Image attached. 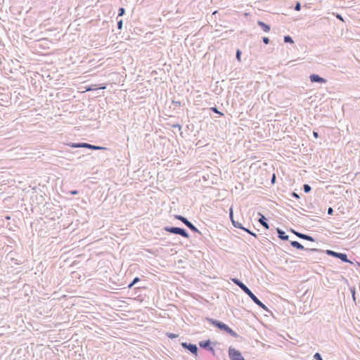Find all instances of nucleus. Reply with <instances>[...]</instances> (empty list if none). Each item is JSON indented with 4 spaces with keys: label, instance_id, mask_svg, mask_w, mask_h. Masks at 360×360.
Instances as JSON below:
<instances>
[{
    "label": "nucleus",
    "instance_id": "37998d69",
    "mask_svg": "<svg viewBox=\"0 0 360 360\" xmlns=\"http://www.w3.org/2000/svg\"><path fill=\"white\" fill-rule=\"evenodd\" d=\"M313 136L315 138V139H318L319 135V133L316 131H313Z\"/></svg>",
    "mask_w": 360,
    "mask_h": 360
},
{
    "label": "nucleus",
    "instance_id": "603ef678",
    "mask_svg": "<svg viewBox=\"0 0 360 360\" xmlns=\"http://www.w3.org/2000/svg\"><path fill=\"white\" fill-rule=\"evenodd\" d=\"M6 219H10V217L9 216L6 217Z\"/></svg>",
    "mask_w": 360,
    "mask_h": 360
},
{
    "label": "nucleus",
    "instance_id": "6e6552de",
    "mask_svg": "<svg viewBox=\"0 0 360 360\" xmlns=\"http://www.w3.org/2000/svg\"><path fill=\"white\" fill-rule=\"evenodd\" d=\"M84 115L82 112H75L69 111V124L77 125L79 124V122L82 120Z\"/></svg>",
    "mask_w": 360,
    "mask_h": 360
},
{
    "label": "nucleus",
    "instance_id": "e433bc0d",
    "mask_svg": "<svg viewBox=\"0 0 360 360\" xmlns=\"http://www.w3.org/2000/svg\"><path fill=\"white\" fill-rule=\"evenodd\" d=\"M290 195H291L292 198H296V199H299V198H300V195H299V194H297V193H295V192H292V193H290Z\"/></svg>",
    "mask_w": 360,
    "mask_h": 360
},
{
    "label": "nucleus",
    "instance_id": "0eeeda50",
    "mask_svg": "<svg viewBox=\"0 0 360 360\" xmlns=\"http://www.w3.org/2000/svg\"><path fill=\"white\" fill-rule=\"evenodd\" d=\"M86 202L84 200L80 198H69V206L70 205L72 207L69 208V215H74L75 213L77 212V211L73 207L75 205H77V207L81 206V205H84Z\"/></svg>",
    "mask_w": 360,
    "mask_h": 360
},
{
    "label": "nucleus",
    "instance_id": "dca6fc26",
    "mask_svg": "<svg viewBox=\"0 0 360 360\" xmlns=\"http://www.w3.org/2000/svg\"><path fill=\"white\" fill-rule=\"evenodd\" d=\"M276 232L278 233V237L282 240H288L289 236L285 233V232L280 228H276Z\"/></svg>",
    "mask_w": 360,
    "mask_h": 360
},
{
    "label": "nucleus",
    "instance_id": "aec40b11",
    "mask_svg": "<svg viewBox=\"0 0 360 360\" xmlns=\"http://www.w3.org/2000/svg\"><path fill=\"white\" fill-rule=\"evenodd\" d=\"M70 277L72 280V283H77V279H80L81 274L78 271H72L70 272Z\"/></svg>",
    "mask_w": 360,
    "mask_h": 360
},
{
    "label": "nucleus",
    "instance_id": "393cba45",
    "mask_svg": "<svg viewBox=\"0 0 360 360\" xmlns=\"http://www.w3.org/2000/svg\"><path fill=\"white\" fill-rule=\"evenodd\" d=\"M303 191L304 193H308L311 191V187L310 185L304 184L302 186Z\"/></svg>",
    "mask_w": 360,
    "mask_h": 360
},
{
    "label": "nucleus",
    "instance_id": "09e8293b",
    "mask_svg": "<svg viewBox=\"0 0 360 360\" xmlns=\"http://www.w3.org/2000/svg\"><path fill=\"white\" fill-rule=\"evenodd\" d=\"M337 17H338V18L342 20V18L340 14H338Z\"/></svg>",
    "mask_w": 360,
    "mask_h": 360
},
{
    "label": "nucleus",
    "instance_id": "4468645a",
    "mask_svg": "<svg viewBox=\"0 0 360 360\" xmlns=\"http://www.w3.org/2000/svg\"><path fill=\"white\" fill-rule=\"evenodd\" d=\"M309 79L312 83L326 84L327 80L317 74H311Z\"/></svg>",
    "mask_w": 360,
    "mask_h": 360
},
{
    "label": "nucleus",
    "instance_id": "1a4fd4ad",
    "mask_svg": "<svg viewBox=\"0 0 360 360\" xmlns=\"http://www.w3.org/2000/svg\"><path fill=\"white\" fill-rule=\"evenodd\" d=\"M228 352L230 360H245L241 352L232 347H229Z\"/></svg>",
    "mask_w": 360,
    "mask_h": 360
},
{
    "label": "nucleus",
    "instance_id": "c756f323",
    "mask_svg": "<svg viewBox=\"0 0 360 360\" xmlns=\"http://www.w3.org/2000/svg\"><path fill=\"white\" fill-rule=\"evenodd\" d=\"M117 29L118 30H122V27H123V20L122 19H117Z\"/></svg>",
    "mask_w": 360,
    "mask_h": 360
},
{
    "label": "nucleus",
    "instance_id": "4be33fe9",
    "mask_svg": "<svg viewBox=\"0 0 360 360\" xmlns=\"http://www.w3.org/2000/svg\"><path fill=\"white\" fill-rule=\"evenodd\" d=\"M339 252H335L333 250H326V254L328 256H331V257H333L335 258H337L338 257V255Z\"/></svg>",
    "mask_w": 360,
    "mask_h": 360
},
{
    "label": "nucleus",
    "instance_id": "f3484780",
    "mask_svg": "<svg viewBox=\"0 0 360 360\" xmlns=\"http://www.w3.org/2000/svg\"><path fill=\"white\" fill-rule=\"evenodd\" d=\"M257 25L260 27V28L264 32H269L271 30V27L269 25L265 23L263 21L258 20Z\"/></svg>",
    "mask_w": 360,
    "mask_h": 360
},
{
    "label": "nucleus",
    "instance_id": "2f4dec72",
    "mask_svg": "<svg viewBox=\"0 0 360 360\" xmlns=\"http://www.w3.org/2000/svg\"><path fill=\"white\" fill-rule=\"evenodd\" d=\"M166 335H167V337H168L169 338H171V339L176 338L179 336V335L175 334V333H167Z\"/></svg>",
    "mask_w": 360,
    "mask_h": 360
},
{
    "label": "nucleus",
    "instance_id": "de8ad7c7",
    "mask_svg": "<svg viewBox=\"0 0 360 360\" xmlns=\"http://www.w3.org/2000/svg\"><path fill=\"white\" fill-rule=\"evenodd\" d=\"M275 179H276V176L275 174L273 175L272 178H271V181L272 182H274L275 181Z\"/></svg>",
    "mask_w": 360,
    "mask_h": 360
},
{
    "label": "nucleus",
    "instance_id": "a878e982",
    "mask_svg": "<svg viewBox=\"0 0 360 360\" xmlns=\"http://www.w3.org/2000/svg\"><path fill=\"white\" fill-rule=\"evenodd\" d=\"M125 14V8L123 7H120L118 9V15L117 16V19H118L120 17L123 16Z\"/></svg>",
    "mask_w": 360,
    "mask_h": 360
},
{
    "label": "nucleus",
    "instance_id": "a19ab883",
    "mask_svg": "<svg viewBox=\"0 0 360 360\" xmlns=\"http://www.w3.org/2000/svg\"><path fill=\"white\" fill-rule=\"evenodd\" d=\"M79 193V191L77 190H72V191H69V193L71 194V195H77Z\"/></svg>",
    "mask_w": 360,
    "mask_h": 360
},
{
    "label": "nucleus",
    "instance_id": "49530a36",
    "mask_svg": "<svg viewBox=\"0 0 360 360\" xmlns=\"http://www.w3.org/2000/svg\"><path fill=\"white\" fill-rule=\"evenodd\" d=\"M70 154H73V153H72V152H71V151L69 150V155H70ZM68 160H69V161L73 160V158H70V157H69Z\"/></svg>",
    "mask_w": 360,
    "mask_h": 360
},
{
    "label": "nucleus",
    "instance_id": "cd10ccee",
    "mask_svg": "<svg viewBox=\"0 0 360 360\" xmlns=\"http://www.w3.org/2000/svg\"><path fill=\"white\" fill-rule=\"evenodd\" d=\"M210 110H211L212 112H215V113L218 114V115H219V117H221V116H223V115H224V113H223V112H220V111L217 109V107H215V106H214V107H212V108H210Z\"/></svg>",
    "mask_w": 360,
    "mask_h": 360
},
{
    "label": "nucleus",
    "instance_id": "864d4df0",
    "mask_svg": "<svg viewBox=\"0 0 360 360\" xmlns=\"http://www.w3.org/2000/svg\"><path fill=\"white\" fill-rule=\"evenodd\" d=\"M69 92H70V89H69ZM68 96H70V93H69Z\"/></svg>",
    "mask_w": 360,
    "mask_h": 360
},
{
    "label": "nucleus",
    "instance_id": "f257e3e1",
    "mask_svg": "<svg viewBox=\"0 0 360 360\" xmlns=\"http://www.w3.org/2000/svg\"><path fill=\"white\" fill-rule=\"evenodd\" d=\"M206 320L207 322L217 328L221 331L225 332L233 338L239 337L238 334L233 331L227 324L224 323V322L208 317L206 318Z\"/></svg>",
    "mask_w": 360,
    "mask_h": 360
},
{
    "label": "nucleus",
    "instance_id": "5701e85b",
    "mask_svg": "<svg viewBox=\"0 0 360 360\" xmlns=\"http://www.w3.org/2000/svg\"><path fill=\"white\" fill-rule=\"evenodd\" d=\"M139 281H140V278L139 277L136 276V277L134 278L132 281L128 284V288H131L134 285H135Z\"/></svg>",
    "mask_w": 360,
    "mask_h": 360
},
{
    "label": "nucleus",
    "instance_id": "4c0bfd02",
    "mask_svg": "<svg viewBox=\"0 0 360 360\" xmlns=\"http://www.w3.org/2000/svg\"><path fill=\"white\" fill-rule=\"evenodd\" d=\"M229 218H230L231 221H232V220H234V219H233V209L232 208L230 209Z\"/></svg>",
    "mask_w": 360,
    "mask_h": 360
},
{
    "label": "nucleus",
    "instance_id": "20e7f679",
    "mask_svg": "<svg viewBox=\"0 0 360 360\" xmlns=\"http://www.w3.org/2000/svg\"><path fill=\"white\" fill-rule=\"evenodd\" d=\"M174 218L176 219L181 221L184 224H185L193 232L197 233L200 236H203L202 233L192 222H191L186 217H185L182 215L176 214V215H174Z\"/></svg>",
    "mask_w": 360,
    "mask_h": 360
},
{
    "label": "nucleus",
    "instance_id": "8fccbe9b",
    "mask_svg": "<svg viewBox=\"0 0 360 360\" xmlns=\"http://www.w3.org/2000/svg\"><path fill=\"white\" fill-rule=\"evenodd\" d=\"M75 264V262H72V264L69 267H72Z\"/></svg>",
    "mask_w": 360,
    "mask_h": 360
},
{
    "label": "nucleus",
    "instance_id": "bb28decb",
    "mask_svg": "<svg viewBox=\"0 0 360 360\" xmlns=\"http://www.w3.org/2000/svg\"><path fill=\"white\" fill-rule=\"evenodd\" d=\"M350 291H351V293H352V300L354 302H356V289H355V287H351L350 288Z\"/></svg>",
    "mask_w": 360,
    "mask_h": 360
},
{
    "label": "nucleus",
    "instance_id": "c03bdc74",
    "mask_svg": "<svg viewBox=\"0 0 360 360\" xmlns=\"http://www.w3.org/2000/svg\"><path fill=\"white\" fill-rule=\"evenodd\" d=\"M77 106H76V105H72L71 106V110H70V111L76 112V110H77Z\"/></svg>",
    "mask_w": 360,
    "mask_h": 360
},
{
    "label": "nucleus",
    "instance_id": "3c124183",
    "mask_svg": "<svg viewBox=\"0 0 360 360\" xmlns=\"http://www.w3.org/2000/svg\"><path fill=\"white\" fill-rule=\"evenodd\" d=\"M72 72H69V79L71 77L70 75H72Z\"/></svg>",
    "mask_w": 360,
    "mask_h": 360
},
{
    "label": "nucleus",
    "instance_id": "ddd939ff",
    "mask_svg": "<svg viewBox=\"0 0 360 360\" xmlns=\"http://www.w3.org/2000/svg\"><path fill=\"white\" fill-rule=\"evenodd\" d=\"M92 144H90V143H82V142H79V143H72V142H69V147L70 148H88V149H92Z\"/></svg>",
    "mask_w": 360,
    "mask_h": 360
},
{
    "label": "nucleus",
    "instance_id": "c9c22d12",
    "mask_svg": "<svg viewBox=\"0 0 360 360\" xmlns=\"http://www.w3.org/2000/svg\"><path fill=\"white\" fill-rule=\"evenodd\" d=\"M262 41L264 44H269V39L267 37H262Z\"/></svg>",
    "mask_w": 360,
    "mask_h": 360
},
{
    "label": "nucleus",
    "instance_id": "2eb2a0df",
    "mask_svg": "<svg viewBox=\"0 0 360 360\" xmlns=\"http://www.w3.org/2000/svg\"><path fill=\"white\" fill-rule=\"evenodd\" d=\"M258 215L260 216V217L258 219V221L262 224V226L265 229H269V224L267 222V221H268L267 219L265 217L264 215H263L260 212L258 213Z\"/></svg>",
    "mask_w": 360,
    "mask_h": 360
},
{
    "label": "nucleus",
    "instance_id": "473e14b6",
    "mask_svg": "<svg viewBox=\"0 0 360 360\" xmlns=\"http://www.w3.org/2000/svg\"><path fill=\"white\" fill-rule=\"evenodd\" d=\"M314 359L315 360H323V358H322L321 354L319 353V352H316V353L314 354Z\"/></svg>",
    "mask_w": 360,
    "mask_h": 360
},
{
    "label": "nucleus",
    "instance_id": "9d476101",
    "mask_svg": "<svg viewBox=\"0 0 360 360\" xmlns=\"http://www.w3.org/2000/svg\"><path fill=\"white\" fill-rule=\"evenodd\" d=\"M181 345L184 349L189 351L192 354L195 356L198 355V348L195 344L183 342L181 343Z\"/></svg>",
    "mask_w": 360,
    "mask_h": 360
},
{
    "label": "nucleus",
    "instance_id": "6ab92c4d",
    "mask_svg": "<svg viewBox=\"0 0 360 360\" xmlns=\"http://www.w3.org/2000/svg\"><path fill=\"white\" fill-rule=\"evenodd\" d=\"M231 281L238 286L242 290L246 287V285L238 278H231Z\"/></svg>",
    "mask_w": 360,
    "mask_h": 360
},
{
    "label": "nucleus",
    "instance_id": "ea45409f",
    "mask_svg": "<svg viewBox=\"0 0 360 360\" xmlns=\"http://www.w3.org/2000/svg\"><path fill=\"white\" fill-rule=\"evenodd\" d=\"M172 127V128H177L179 130L181 129V126L179 124H174Z\"/></svg>",
    "mask_w": 360,
    "mask_h": 360
},
{
    "label": "nucleus",
    "instance_id": "7c9ffc66",
    "mask_svg": "<svg viewBox=\"0 0 360 360\" xmlns=\"http://www.w3.org/2000/svg\"><path fill=\"white\" fill-rule=\"evenodd\" d=\"M241 54H242L241 51H240V50H239V49H237L236 53V59H237L238 61H240V60H241V59H240Z\"/></svg>",
    "mask_w": 360,
    "mask_h": 360
},
{
    "label": "nucleus",
    "instance_id": "f8f14e48",
    "mask_svg": "<svg viewBox=\"0 0 360 360\" xmlns=\"http://www.w3.org/2000/svg\"><path fill=\"white\" fill-rule=\"evenodd\" d=\"M290 231L292 233H293L297 238H300V239H303V240H306L307 241H311V242H314L315 241V239L311 236L310 235H307V234H305V233H300V232H298L294 229H290Z\"/></svg>",
    "mask_w": 360,
    "mask_h": 360
},
{
    "label": "nucleus",
    "instance_id": "6e6d98bb",
    "mask_svg": "<svg viewBox=\"0 0 360 360\" xmlns=\"http://www.w3.org/2000/svg\"><path fill=\"white\" fill-rule=\"evenodd\" d=\"M357 264L360 266V263L357 262Z\"/></svg>",
    "mask_w": 360,
    "mask_h": 360
},
{
    "label": "nucleus",
    "instance_id": "f704fd0d",
    "mask_svg": "<svg viewBox=\"0 0 360 360\" xmlns=\"http://www.w3.org/2000/svg\"><path fill=\"white\" fill-rule=\"evenodd\" d=\"M301 7H302L301 4H300L299 1H297V2L295 4V7H294V9H295V11H300V10H301Z\"/></svg>",
    "mask_w": 360,
    "mask_h": 360
},
{
    "label": "nucleus",
    "instance_id": "423d86ee",
    "mask_svg": "<svg viewBox=\"0 0 360 360\" xmlns=\"http://www.w3.org/2000/svg\"><path fill=\"white\" fill-rule=\"evenodd\" d=\"M82 350V346H73L71 349H69V359L71 360H83L81 352Z\"/></svg>",
    "mask_w": 360,
    "mask_h": 360
},
{
    "label": "nucleus",
    "instance_id": "a18cd8bd",
    "mask_svg": "<svg viewBox=\"0 0 360 360\" xmlns=\"http://www.w3.org/2000/svg\"><path fill=\"white\" fill-rule=\"evenodd\" d=\"M77 58H78L77 60H75V61H73V62H72V64H74V63H82V60L80 58V57H77Z\"/></svg>",
    "mask_w": 360,
    "mask_h": 360
},
{
    "label": "nucleus",
    "instance_id": "58836bf2",
    "mask_svg": "<svg viewBox=\"0 0 360 360\" xmlns=\"http://www.w3.org/2000/svg\"><path fill=\"white\" fill-rule=\"evenodd\" d=\"M333 212H334L333 209L331 207L328 208L327 213H328V215H333Z\"/></svg>",
    "mask_w": 360,
    "mask_h": 360
},
{
    "label": "nucleus",
    "instance_id": "39448f33",
    "mask_svg": "<svg viewBox=\"0 0 360 360\" xmlns=\"http://www.w3.org/2000/svg\"><path fill=\"white\" fill-rule=\"evenodd\" d=\"M243 291L249 296V297L252 300V302L256 304L259 307L263 309L266 311H269L267 307L263 304L257 296L250 290V288L246 286Z\"/></svg>",
    "mask_w": 360,
    "mask_h": 360
},
{
    "label": "nucleus",
    "instance_id": "b1692460",
    "mask_svg": "<svg viewBox=\"0 0 360 360\" xmlns=\"http://www.w3.org/2000/svg\"><path fill=\"white\" fill-rule=\"evenodd\" d=\"M232 224L234 227L237 228V229H240L241 230H243V229L244 228V226H243V224L237 221H235V220H232Z\"/></svg>",
    "mask_w": 360,
    "mask_h": 360
},
{
    "label": "nucleus",
    "instance_id": "7ed1b4c3",
    "mask_svg": "<svg viewBox=\"0 0 360 360\" xmlns=\"http://www.w3.org/2000/svg\"><path fill=\"white\" fill-rule=\"evenodd\" d=\"M163 230L170 233L179 235L185 238H188L190 237L188 231L184 228L166 226L163 228Z\"/></svg>",
    "mask_w": 360,
    "mask_h": 360
},
{
    "label": "nucleus",
    "instance_id": "f03ea898",
    "mask_svg": "<svg viewBox=\"0 0 360 360\" xmlns=\"http://www.w3.org/2000/svg\"><path fill=\"white\" fill-rule=\"evenodd\" d=\"M290 245L292 248H296L297 250H305L309 253V258L307 259L311 261L313 259H320V257L319 255L317 256H312L311 253H317L318 255L323 254V251L321 250L317 249V248H305L300 243L296 240H291Z\"/></svg>",
    "mask_w": 360,
    "mask_h": 360
},
{
    "label": "nucleus",
    "instance_id": "72a5a7b5",
    "mask_svg": "<svg viewBox=\"0 0 360 360\" xmlns=\"http://www.w3.org/2000/svg\"><path fill=\"white\" fill-rule=\"evenodd\" d=\"M105 147L93 145L91 150H105Z\"/></svg>",
    "mask_w": 360,
    "mask_h": 360
},
{
    "label": "nucleus",
    "instance_id": "79ce46f5",
    "mask_svg": "<svg viewBox=\"0 0 360 360\" xmlns=\"http://www.w3.org/2000/svg\"><path fill=\"white\" fill-rule=\"evenodd\" d=\"M172 103L174 105V106H180L181 105L180 101H176L173 100Z\"/></svg>",
    "mask_w": 360,
    "mask_h": 360
},
{
    "label": "nucleus",
    "instance_id": "c85d7f7f",
    "mask_svg": "<svg viewBox=\"0 0 360 360\" xmlns=\"http://www.w3.org/2000/svg\"><path fill=\"white\" fill-rule=\"evenodd\" d=\"M243 230L244 231L247 232L248 233H249L250 235H251V236H254L255 238H257V235L255 233H254V232L251 231L249 229L245 228V227L244 226V228L243 229Z\"/></svg>",
    "mask_w": 360,
    "mask_h": 360
},
{
    "label": "nucleus",
    "instance_id": "9b49d317",
    "mask_svg": "<svg viewBox=\"0 0 360 360\" xmlns=\"http://www.w3.org/2000/svg\"><path fill=\"white\" fill-rule=\"evenodd\" d=\"M198 345L202 349L211 352L213 354H214V349L212 346V342L210 339L200 341Z\"/></svg>",
    "mask_w": 360,
    "mask_h": 360
},
{
    "label": "nucleus",
    "instance_id": "a211bd4d",
    "mask_svg": "<svg viewBox=\"0 0 360 360\" xmlns=\"http://www.w3.org/2000/svg\"><path fill=\"white\" fill-rule=\"evenodd\" d=\"M337 258L340 259L343 262L353 264V262L348 259L346 253L339 252Z\"/></svg>",
    "mask_w": 360,
    "mask_h": 360
},
{
    "label": "nucleus",
    "instance_id": "5fc2aeb1",
    "mask_svg": "<svg viewBox=\"0 0 360 360\" xmlns=\"http://www.w3.org/2000/svg\"><path fill=\"white\" fill-rule=\"evenodd\" d=\"M71 225H72V223L69 224L68 227L70 228L71 226Z\"/></svg>",
    "mask_w": 360,
    "mask_h": 360
},
{
    "label": "nucleus",
    "instance_id": "412c9836",
    "mask_svg": "<svg viewBox=\"0 0 360 360\" xmlns=\"http://www.w3.org/2000/svg\"><path fill=\"white\" fill-rule=\"evenodd\" d=\"M283 41L285 43V44H294V41L292 38V37H290V35H285L283 37Z\"/></svg>",
    "mask_w": 360,
    "mask_h": 360
}]
</instances>
